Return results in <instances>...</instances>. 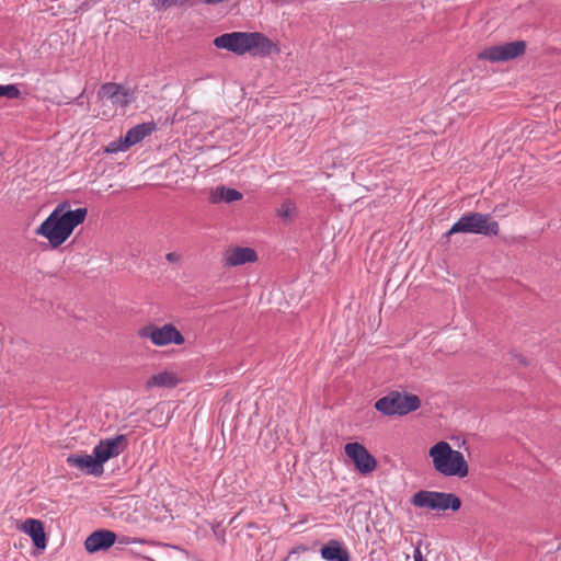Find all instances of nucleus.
<instances>
[{
  "instance_id": "obj_24",
  "label": "nucleus",
  "mask_w": 561,
  "mask_h": 561,
  "mask_svg": "<svg viewBox=\"0 0 561 561\" xmlns=\"http://www.w3.org/2000/svg\"><path fill=\"white\" fill-rule=\"evenodd\" d=\"M413 559L414 561H426L421 551V542L419 541L413 550Z\"/></svg>"
},
{
  "instance_id": "obj_13",
  "label": "nucleus",
  "mask_w": 561,
  "mask_h": 561,
  "mask_svg": "<svg viewBox=\"0 0 561 561\" xmlns=\"http://www.w3.org/2000/svg\"><path fill=\"white\" fill-rule=\"evenodd\" d=\"M257 261L255 250L249 247H232L228 248L222 255V265L225 267H236L247 263H254Z\"/></svg>"
},
{
  "instance_id": "obj_23",
  "label": "nucleus",
  "mask_w": 561,
  "mask_h": 561,
  "mask_svg": "<svg viewBox=\"0 0 561 561\" xmlns=\"http://www.w3.org/2000/svg\"><path fill=\"white\" fill-rule=\"evenodd\" d=\"M188 0H152L156 10H167L171 7H181Z\"/></svg>"
},
{
  "instance_id": "obj_21",
  "label": "nucleus",
  "mask_w": 561,
  "mask_h": 561,
  "mask_svg": "<svg viewBox=\"0 0 561 561\" xmlns=\"http://www.w3.org/2000/svg\"><path fill=\"white\" fill-rule=\"evenodd\" d=\"M296 204L291 201H285L277 209V215L283 220H291L296 215Z\"/></svg>"
},
{
  "instance_id": "obj_12",
  "label": "nucleus",
  "mask_w": 561,
  "mask_h": 561,
  "mask_svg": "<svg viewBox=\"0 0 561 561\" xmlns=\"http://www.w3.org/2000/svg\"><path fill=\"white\" fill-rule=\"evenodd\" d=\"M98 96L110 100L116 107H126L131 103L134 93L119 83L106 82L101 85Z\"/></svg>"
},
{
  "instance_id": "obj_14",
  "label": "nucleus",
  "mask_w": 561,
  "mask_h": 561,
  "mask_svg": "<svg viewBox=\"0 0 561 561\" xmlns=\"http://www.w3.org/2000/svg\"><path fill=\"white\" fill-rule=\"evenodd\" d=\"M66 461L69 467L77 468L94 477H100L104 471V467L94 455L71 454L67 457Z\"/></svg>"
},
{
  "instance_id": "obj_27",
  "label": "nucleus",
  "mask_w": 561,
  "mask_h": 561,
  "mask_svg": "<svg viewBox=\"0 0 561 561\" xmlns=\"http://www.w3.org/2000/svg\"><path fill=\"white\" fill-rule=\"evenodd\" d=\"M134 542H136V539L129 538V537H124L122 540H119V543H123V545H128V543H134Z\"/></svg>"
},
{
  "instance_id": "obj_22",
  "label": "nucleus",
  "mask_w": 561,
  "mask_h": 561,
  "mask_svg": "<svg viewBox=\"0 0 561 561\" xmlns=\"http://www.w3.org/2000/svg\"><path fill=\"white\" fill-rule=\"evenodd\" d=\"M21 92L15 84H0V98L14 100L20 96Z\"/></svg>"
},
{
  "instance_id": "obj_18",
  "label": "nucleus",
  "mask_w": 561,
  "mask_h": 561,
  "mask_svg": "<svg viewBox=\"0 0 561 561\" xmlns=\"http://www.w3.org/2000/svg\"><path fill=\"white\" fill-rule=\"evenodd\" d=\"M242 198L241 192L227 187L225 185H219L211 188L209 193V202L211 204H219L221 202L233 203L240 201Z\"/></svg>"
},
{
  "instance_id": "obj_1",
  "label": "nucleus",
  "mask_w": 561,
  "mask_h": 561,
  "mask_svg": "<svg viewBox=\"0 0 561 561\" xmlns=\"http://www.w3.org/2000/svg\"><path fill=\"white\" fill-rule=\"evenodd\" d=\"M87 215L85 207L70 209L68 202L60 203L37 227L35 233L46 238L53 248H58L66 242L75 228L85 220Z\"/></svg>"
},
{
  "instance_id": "obj_28",
  "label": "nucleus",
  "mask_w": 561,
  "mask_h": 561,
  "mask_svg": "<svg viewBox=\"0 0 561 561\" xmlns=\"http://www.w3.org/2000/svg\"><path fill=\"white\" fill-rule=\"evenodd\" d=\"M201 1L205 4H217V3L222 2L221 0H201Z\"/></svg>"
},
{
  "instance_id": "obj_8",
  "label": "nucleus",
  "mask_w": 561,
  "mask_h": 561,
  "mask_svg": "<svg viewBox=\"0 0 561 561\" xmlns=\"http://www.w3.org/2000/svg\"><path fill=\"white\" fill-rule=\"evenodd\" d=\"M157 129V124L153 121L138 124L127 130L124 138L118 141H112L107 148L108 152L126 151L131 146L140 142L147 136L151 135Z\"/></svg>"
},
{
  "instance_id": "obj_2",
  "label": "nucleus",
  "mask_w": 561,
  "mask_h": 561,
  "mask_svg": "<svg viewBox=\"0 0 561 561\" xmlns=\"http://www.w3.org/2000/svg\"><path fill=\"white\" fill-rule=\"evenodd\" d=\"M435 471L444 477L465 478L469 473V466L461 451L453 449L450 444L442 440L428 450Z\"/></svg>"
},
{
  "instance_id": "obj_20",
  "label": "nucleus",
  "mask_w": 561,
  "mask_h": 561,
  "mask_svg": "<svg viewBox=\"0 0 561 561\" xmlns=\"http://www.w3.org/2000/svg\"><path fill=\"white\" fill-rule=\"evenodd\" d=\"M178 383H179L178 376L172 371L164 370V371L158 373L156 375H152L147 380L146 386H147V388H153V387L174 388L178 386Z\"/></svg>"
},
{
  "instance_id": "obj_9",
  "label": "nucleus",
  "mask_w": 561,
  "mask_h": 561,
  "mask_svg": "<svg viewBox=\"0 0 561 561\" xmlns=\"http://www.w3.org/2000/svg\"><path fill=\"white\" fill-rule=\"evenodd\" d=\"M252 32H231L217 36L214 45L217 48L227 49L237 55L252 51Z\"/></svg>"
},
{
  "instance_id": "obj_16",
  "label": "nucleus",
  "mask_w": 561,
  "mask_h": 561,
  "mask_svg": "<svg viewBox=\"0 0 561 561\" xmlns=\"http://www.w3.org/2000/svg\"><path fill=\"white\" fill-rule=\"evenodd\" d=\"M321 558L325 561H350L351 554L344 543L331 539L320 549Z\"/></svg>"
},
{
  "instance_id": "obj_4",
  "label": "nucleus",
  "mask_w": 561,
  "mask_h": 561,
  "mask_svg": "<svg viewBox=\"0 0 561 561\" xmlns=\"http://www.w3.org/2000/svg\"><path fill=\"white\" fill-rule=\"evenodd\" d=\"M420 407L421 400L416 394L400 391H390L375 402V409L386 416H403Z\"/></svg>"
},
{
  "instance_id": "obj_6",
  "label": "nucleus",
  "mask_w": 561,
  "mask_h": 561,
  "mask_svg": "<svg viewBox=\"0 0 561 561\" xmlns=\"http://www.w3.org/2000/svg\"><path fill=\"white\" fill-rule=\"evenodd\" d=\"M137 335L142 340H149L156 346L182 345L185 342L183 334L172 323L162 327L149 323L140 328Z\"/></svg>"
},
{
  "instance_id": "obj_5",
  "label": "nucleus",
  "mask_w": 561,
  "mask_h": 561,
  "mask_svg": "<svg viewBox=\"0 0 561 561\" xmlns=\"http://www.w3.org/2000/svg\"><path fill=\"white\" fill-rule=\"evenodd\" d=\"M411 503L415 507L428 508L432 511H458L461 507V500L454 493L439 491L421 490L413 494Z\"/></svg>"
},
{
  "instance_id": "obj_19",
  "label": "nucleus",
  "mask_w": 561,
  "mask_h": 561,
  "mask_svg": "<svg viewBox=\"0 0 561 561\" xmlns=\"http://www.w3.org/2000/svg\"><path fill=\"white\" fill-rule=\"evenodd\" d=\"M252 50L255 55L265 57L276 50L275 44L264 34L252 32Z\"/></svg>"
},
{
  "instance_id": "obj_15",
  "label": "nucleus",
  "mask_w": 561,
  "mask_h": 561,
  "mask_svg": "<svg viewBox=\"0 0 561 561\" xmlns=\"http://www.w3.org/2000/svg\"><path fill=\"white\" fill-rule=\"evenodd\" d=\"M117 536L108 529H99L90 534L84 540V548L89 553L107 550L116 542Z\"/></svg>"
},
{
  "instance_id": "obj_3",
  "label": "nucleus",
  "mask_w": 561,
  "mask_h": 561,
  "mask_svg": "<svg viewBox=\"0 0 561 561\" xmlns=\"http://www.w3.org/2000/svg\"><path fill=\"white\" fill-rule=\"evenodd\" d=\"M500 226L489 214L466 213L446 232V237L455 233H472L486 237L497 236Z\"/></svg>"
},
{
  "instance_id": "obj_10",
  "label": "nucleus",
  "mask_w": 561,
  "mask_h": 561,
  "mask_svg": "<svg viewBox=\"0 0 561 561\" xmlns=\"http://www.w3.org/2000/svg\"><path fill=\"white\" fill-rule=\"evenodd\" d=\"M344 451L362 474L371 473L377 468L376 458L363 444L357 442L347 443L344 446Z\"/></svg>"
},
{
  "instance_id": "obj_26",
  "label": "nucleus",
  "mask_w": 561,
  "mask_h": 561,
  "mask_svg": "<svg viewBox=\"0 0 561 561\" xmlns=\"http://www.w3.org/2000/svg\"><path fill=\"white\" fill-rule=\"evenodd\" d=\"M83 95H84V91H83V92H81V93H80V94H79V95L73 100V102H75L77 105H79V106H83V105H84V98H83Z\"/></svg>"
},
{
  "instance_id": "obj_25",
  "label": "nucleus",
  "mask_w": 561,
  "mask_h": 561,
  "mask_svg": "<svg viewBox=\"0 0 561 561\" xmlns=\"http://www.w3.org/2000/svg\"><path fill=\"white\" fill-rule=\"evenodd\" d=\"M165 260L169 263H178L181 260V255L175 252H169L165 255Z\"/></svg>"
},
{
  "instance_id": "obj_11",
  "label": "nucleus",
  "mask_w": 561,
  "mask_h": 561,
  "mask_svg": "<svg viewBox=\"0 0 561 561\" xmlns=\"http://www.w3.org/2000/svg\"><path fill=\"white\" fill-rule=\"evenodd\" d=\"M128 445L126 435L119 434L115 437L101 439L93 448V455L99 458L103 466L107 460L121 455Z\"/></svg>"
},
{
  "instance_id": "obj_7",
  "label": "nucleus",
  "mask_w": 561,
  "mask_h": 561,
  "mask_svg": "<svg viewBox=\"0 0 561 561\" xmlns=\"http://www.w3.org/2000/svg\"><path fill=\"white\" fill-rule=\"evenodd\" d=\"M525 49V41L508 42L483 49L479 54V59L489 60L492 62L507 61L523 55Z\"/></svg>"
},
{
  "instance_id": "obj_17",
  "label": "nucleus",
  "mask_w": 561,
  "mask_h": 561,
  "mask_svg": "<svg viewBox=\"0 0 561 561\" xmlns=\"http://www.w3.org/2000/svg\"><path fill=\"white\" fill-rule=\"evenodd\" d=\"M22 530L32 538L34 546L37 549L44 550L46 548V534L41 520L34 518L26 519L22 524Z\"/></svg>"
}]
</instances>
